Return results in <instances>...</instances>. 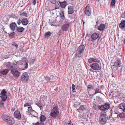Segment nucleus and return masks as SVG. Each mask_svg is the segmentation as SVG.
I'll return each instance as SVG.
<instances>
[{"instance_id":"nucleus-26","label":"nucleus","mask_w":125,"mask_h":125,"mask_svg":"<svg viewBox=\"0 0 125 125\" xmlns=\"http://www.w3.org/2000/svg\"><path fill=\"white\" fill-rule=\"evenodd\" d=\"M46 119L45 116L43 115H41L40 118V121L42 122L44 121Z\"/></svg>"},{"instance_id":"nucleus-56","label":"nucleus","mask_w":125,"mask_h":125,"mask_svg":"<svg viewBox=\"0 0 125 125\" xmlns=\"http://www.w3.org/2000/svg\"><path fill=\"white\" fill-rule=\"evenodd\" d=\"M37 104V105H38V106L39 107H41L42 106H41V104H40V103H38V104Z\"/></svg>"},{"instance_id":"nucleus-38","label":"nucleus","mask_w":125,"mask_h":125,"mask_svg":"<svg viewBox=\"0 0 125 125\" xmlns=\"http://www.w3.org/2000/svg\"><path fill=\"white\" fill-rule=\"evenodd\" d=\"M116 3L115 0H112L111 4L113 6H115Z\"/></svg>"},{"instance_id":"nucleus-55","label":"nucleus","mask_w":125,"mask_h":125,"mask_svg":"<svg viewBox=\"0 0 125 125\" xmlns=\"http://www.w3.org/2000/svg\"><path fill=\"white\" fill-rule=\"evenodd\" d=\"M124 15L123 14L121 15L122 17L124 18H125V12L124 13Z\"/></svg>"},{"instance_id":"nucleus-64","label":"nucleus","mask_w":125,"mask_h":125,"mask_svg":"<svg viewBox=\"0 0 125 125\" xmlns=\"http://www.w3.org/2000/svg\"><path fill=\"white\" fill-rule=\"evenodd\" d=\"M91 98H92V97L91 96Z\"/></svg>"},{"instance_id":"nucleus-33","label":"nucleus","mask_w":125,"mask_h":125,"mask_svg":"<svg viewBox=\"0 0 125 125\" xmlns=\"http://www.w3.org/2000/svg\"><path fill=\"white\" fill-rule=\"evenodd\" d=\"M52 33L50 31L47 32L45 34V37H49L51 35Z\"/></svg>"},{"instance_id":"nucleus-24","label":"nucleus","mask_w":125,"mask_h":125,"mask_svg":"<svg viewBox=\"0 0 125 125\" xmlns=\"http://www.w3.org/2000/svg\"><path fill=\"white\" fill-rule=\"evenodd\" d=\"M105 27V26L104 24H102L98 27V29L100 31H102L103 30Z\"/></svg>"},{"instance_id":"nucleus-19","label":"nucleus","mask_w":125,"mask_h":125,"mask_svg":"<svg viewBox=\"0 0 125 125\" xmlns=\"http://www.w3.org/2000/svg\"><path fill=\"white\" fill-rule=\"evenodd\" d=\"M85 46L83 45H80L77 51L83 52L85 49Z\"/></svg>"},{"instance_id":"nucleus-49","label":"nucleus","mask_w":125,"mask_h":125,"mask_svg":"<svg viewBox=\"0 0 125 125\" xmlns=\"http://www.w3.org/2000/svg\"><path fill=\"white\" fill-rule=\"evenodd\" d=\"M36 2V0H32V3L33 5H35Z\"/></svg>"},{"instance_id":"nucleus-17","label":"nucleus","mask_w":125,"mask_h":125,"mask_svg":"<svg viewBox=\"0 0 125 125\" xmlns=\"http://www.w3.org/2000/svg\"><path fill=\"white\" fill-rule=\"evenodd\" d=\"M21 22L23 25H26L28 24L29 22L28 20L26 18H24L22 20Z\"/></svg>"},{"instance_id":"nucleus-20","label":"nucleus","mask_w":125,"mask_h":125,"mask_svg":"<svg viewBox=\"0 0 125 125\" xmlns=\"http://www.w3.org/2000/svg\"><path fill=\"white\" fill-rule=\"evenodd\" d=\"M118 107L120 109L122 110L123 111L125 112V104L121 103L118 106Z\"/></svg>"},{"instance_id":"nucleus-31","label":"nucleus","mask_w":125,"mask_h":125,"mask_svg":"<svg viewBox=\"0 0 125 125\" xmlns=\"http://www.w3.org/2000/svg\"><path fill=\"white\" fill-rule=\"evenodd\" d=\"M60 15L62 19L65 20V18L64 15V13L63 11H61L60 13Z\"/></svg>"},{"instance_id":"nucleus-4","label":"nucleus","mask_w":125,"mask_h":125,"mask_svg":"<svg viewBox=\"0 0 125 125\" xmlns=\"http://www.w3.org/2000/svg\"><path fill=\"white\" fill-rule=\"evenodd\" d=\"M90 66L95 70H99L101 68V66L97 63H93Z\"/></svg>"},{"instance_id":"nucleus-23","label":"nucleus","mask_w":125,"mask_h":125,"mask_svg":"<svg viewBox=\"0 0 125 125\" xmlns=\"http://www.w3.org/2000/svg\"><path fill=\"white\" fill-rule=\"evenodd\" d=\"M12 64L16 66V67H18L19 65H21V61H19L16 62L15 61H14L13 62Z\"/></svg>"},{"instance_id":"nucleus-22","label":"nucleus","mask_w":125,"mask_h":125,"mask_svg":"<svg viewBox=\"0 0 125 125\" xmlns=\"http://www.w3.org/2000/svg\"><path fill=\"white\" fill-rule=\"evenodd\" d=\"M59 3L61 7L62 8H65L66 6L67 5V2L66 1H64L63 2H59Z\"/></svg>"},{"instance_id":"nucleus-34","label":"nucleus","mask_w":125,"mask_h":125,"mask_svg":"<svg viewBox=\"0 0 125 125\" xmlns=\"http://www.w3.org/2000/svg\"><path fill=\"white\" fill-rule=\"evenodd\" d=\"M20 15H21L25 17H27V14L24 12H21L20 13Z\"/></svg>"},{"instance_id":"nucleus-13","label":"nucleus","mask_w":125,"mask_h":125,"mask_svg":"<svg viewBox=\"0 0 125 125\" xmlns=\"http://www.w3.org/2000/svg\"><path fill=\"white\" fill-rule=\"evenodd\" d=\"M68 9V13L69 14H71L73 13L74 11V7L73 6H69Z\"/></svg>"},{"instance_id":"nucleus-57","label":"nucleus","mask_w":125,"mask_h":125,"mask_svg":"<svg viewBox=\"0 0 125 125\" xmlns=\"http://www.w3.org/2000/svg\"><path fill=\"white\" fill-rule=\"evenodd\" d=\"M79 88H80V86H79L77 85V86L76 87V89H79Z\"/></svg>"},{"instance_id":"nucleus-30","label":"nucleus","mask_w":125,"mask_h":125,"mask_svg":"<svg viewBox=\"0 0 125 125\" xmlns=\"http://www.w3.org/2000/svg\"><path fill=\"white\" fill-rule=\"evenodd\" d=\"M1 96L2 100L5 101L7 99V96L6 94L2 95Z\"/></svg>"},{"instance_id":"nucleus-1","label":"nucleus","mask_w":125,"mask_h":125,"mask_svg":"<svg viewBox=\"0 0 125 125\" xmlns=\"http://www.w3.org/2000/svg\"><path fill=\"white\" fill-rule=\"evenodd\" d=\"M107 119V117L106 115V113H104L102 114L100 117L99 122L100 124L103 125L106 123Z\"/></svg>"},{"instance_id":"nucleus-27","label":"nucleus","mask_w":125,"mask_h":125,"mask_svg":"<svg viewBox=\"0 0 125 125\" xmlns=\"http://www.w3.org/2000/svg\"><path fill=\"white\" fill-rule=\"evenodd\" d=\"M17 31L19 32H21L24 30V28L23 27H17Z\"/></svg>"},{"instance_id":"nucleus-39","label":"nucleus","mask_w":125,"mask_h":125,"mask_svg":"<svg viewBox=\"0 0 125 125\" xmlns=\"http://www.w3.org/2000/svg\"><path fill=\"white\" fill-rule=\"evenodd\" d=\"M55 5V9H58L59 8V5L57 1Z\"/></svg>"},{"instance_id":"nucleus-62","label":"nucleus","mask_w":125,"mask_h":125,"mask_svg":"<svg viewBox=\"0 0 125 125\" xmlns=\"http://www.w3.org/2000/svg\"><path fill=\"white\" fill-rule=\"evenodd\" d=\"M35 124H34V123H33L32 124H33V125H35Z\"/></svg>"},{"instance_id":"nucleus-60","label":"nucleus","mask_w":125,"mask_h":125,"mask_svg":"<svg viewBox=\"0 0 125 125\" xmlns=\"http://www.w3.org/2000/svg\"><path fill=\"white\" fill-rule=\"evenodd\" d=\"M123 42L125 43V39L124 40Z\"/></svg>"},{"instance_id":"nucleus-61","label":"nucleus","mask_w":125,"mask_h":125,"mask_svg":"<svg viewBox=\"0 0 125 125\" xmlns=\"http://www.w3.org/2000/svg\"><path fill=\"white\" fill-rule=\"evenodd\" d=\"M1 94L0 93V97H1Z\"/></svg>"},{"instance_id":"nucleus-41","label":"nucleus","mask_w":125,"mask_h":125,"mask_svg":"<svg viewBox=\"0 0 125 125\" xmlns=\"http://www.w3.org/2000/svg\"><path fill=\"white\" fill-rule=\"evenodd\" d=\"M35 125H44L43 122H41L39 123V122H37L35 123Z\"/></svg>"},{"instance_id":"nucleus-3","label":"nucleus","mask_w":125,"mask_h":125,"mask_svg":"<svg viewBox=\"0 0 125 125\" xmlns=\"http://www.w3.org/2000/svg\"><path fill=\"white\" fill-rule=\"evenodd\" d=\"M59 111L57 107L53 108L50 114V115L53 117L55 118L58 115Z\"/></svg>"},{"instance_id":"nucleus-29","label":"nucleus","mask_w":125,"mask_h":125,"mask_svg":"<svg viewBox=\"0 0 125 125\" xmlns=\"http://www.w3.org/2000/svg\"><path fill=\"white\" fill-rule=\"evenodd\" d=\"M10 63V62H8L6 63V66L9 69L12 68L13 67L11 65Z\"/></svg>"},{"instance_id":"nucleus-46","label":"nucleus","mask_w":125,"mask_h":125,"mask_svg":"<svg viewBox=\"0 0 125 125\" xmlns=\"http://www.w3.org/2000/svg\"><path fill=\"white\" fill-rule=\"evenodd\" d=\"M8 35L9 36H12L14 35L15 34V33L14 32H13L11 33H8Z\"/></svg>"},{"instance_id":"nucleus-50","label":"nucleus","mask_w":125,"mask_h":125,"mask_svg":"<svg viewBox=\"0 0 125 125\" xmlns=\"http://www.w3.org/2000/svg\"><path fill=\"white\" fill-rule=\"evenodd\" d=\"M45 79L47 81H49L50 80V78L48 76H46L45 77Z\"/></svg>"},{"instance_id":"nucleus-21","label":"nucleus","mask_w":125,"mask_h":125,"mask_svg":"<svg viewBox=\"0 0 125 125\" xmlns=\"http://www.w3.org/2000/svg\"><path fill=\"white\" fill-rule=\"evenodd\" d=\"M119 27L122 29L124 28L125 27V20H122L121 22L119 25Z\"/></svg>"},{"instance_id":"nucleus-11","label":"nucleus","mask_w":125,"mask_h":125,"mask_svg":"<svg viewBox=\"0 0 125 125\" xmlns=\"http://www.w3.org/2000/svg\"><path fill=\"white\" fill-rule=\"evenodd\" d=\"M8 119L6 120V122L8 123L10 125H12L14 123L15 121L10 116L8 117Z\"/></svg>"},{"instance_id":"nucleus-12","label":"nucleus","mask_w":125,"mask_h":125,"mask_svg":"<svg viewBox=\"0 0 125 125\" xmlns=\"http://www.w3.org/2000/svg\"><path fill=\"white\" fill-rule=\"evenodd\" d=\"M69 23H67L63 24L62 26L61 29L63 31L66 30L69 27Z\"/></svg>"},{"instance_id":"nucleus-53","label":"nucleus","mask_w":125,"mask_h":125,"mask_svg":"<svg viewBox=\"0 0 125 125\" xmlns=\"http://www.w3.org/2000/svg\"><path fill=\"white\" fill-rule=\"evenodd\" d=\"M25 66V68H27L28 67V63H26V62H25V64H24Z\"/></svg>"},{"instance_id":"nucleus-9","label":"nucleus","mask_w":125,"mask_h":125,"mask_svg":"<svg viewBox=\"0 0 125 125\" xmlns=\"http://www.w3.org/2000/svg\"><path fill=\"white\" fill-rule=\"evenodd\" d=\"M109 105L105 104H104L101 105L99 107V109L101 110L105 111L108 110L109 108Z\"/></svg>"},{"instance_id":"nucleus-15","label":"nucleus","mask_w":125,"mask_h":125,"mask_svg":"<svg viewBox=\"0 0 125 125\" xmlns=\"http://www.w3.org/2000/svg\"><path fill=\"white\" fill-rule=\"evenodd\" d=\"M28 111L29 113L32 115V114L36 113L35 111L33 110L32 108L31 105L29 107H28Z\"/></svg>"},{"instance_id":"nucleus-10","label":"nucleus","mask_w":125,"mask_h":125,"mask_svg":"<svg viewBox=\"0 0 125 125\" xmlns=\"http://www.w3.org/2000/svg\"><path fill=\"white\" fill-rule=\"evenodd\" d=\"M14 115L16 118L18 119H20L21 117L20 112L18 111H16L14 112Z\"/></svg>"},{"instance_id":"nucleus-51","label":"nucleus","mask_w":125,"mask_h":125,"mask_svg":"<svg viewBox=\"0 0 125 125\" xmlns=\"http://www.w3.org/2000/svg\"><path fill=\"white\" fill-rule=\"evenodd\" d=\"M21 21L20 19L18 20L17 21V23L18 25H20L21 24Z\"/></svg>"},{"instance_id":"nucleus-2","label":"nucleus","mask_w":125,"mask_h":125,"mask_svg":"<svg viewBox=\"0 0 125 125\" xmlns=\"http://www.w3.org/2000/svg\"><path fill=\"white\" fill-rule=\"evenodd\" d=\"M120 59H119L117 60L115 62V64L112 66V68L113 71H115L117 70L118 68V66L119 67H121V62L120 61Z\"/></svg>"},{"instance_id":"nucleus-8","label":"nucleus","mask_w":125,"mask_h":125,"mask_svg":"<svg viewBox=\"0 0 125 125\" xmlns=\"http://www.w3.org/2000/svg\"><path fill=\"white\" fill-rule=\"evenodd\" d=\"M84 12L85 14L87 15L88 16L90 15L91 13V11L89 6L87 5L86 7Z\"/></svg>"},{"instance_id":"nucleus-54","label":"nucleus","mask_w":125,"mask_h":125,"mask_svg":"<svg viewBox=\"0 0 125 125\" xmlns=\"http://www.w3.org/2000/svg\"><path fill=\"white\" fill-rule=\"evenodd\" d=\"M3 103H0V107H3Z\"/></svg>"},{"instance_id":"nucleus-42","label":"nucleus","mask_w":125,"mask_h":125,"mask_svg":"<svg viewBox=\"0 0 125 125\" xmlns=\"http://www.w3.org/2000/svg\"><path fill=\"white\" fill-rule=\"evenodd\" d=\"M6 92L5 91V89H3L2 90L1 92V94H2V95L3 94H6Z\"/></svg>"},{"instance_id":"nucleus-14","label":"nucleus","mask_w":125,"mask_h":125,"mask_svg":"<svg viewBox=\"0 0 125 125\" xmlns=\"http://www.w3.org/2000/svg\"><path fill=\"white\" fill-rule=\"evenodd\" d=\"M99 36V34L98 33L95 32L92 35L91 38L94 40H95L98 38Z\"/></svg>"},{"instance_id":"nucleus-37","label":"nucleus","mask_w":125,"mask_h":125,"mask_svg":"<svg viewBox=\"0 0 125 125\" xmlns=\"http://www.w3.org/2000/svg\"><path fill=\"white\" fill-rule=\"evenodd\" d=\"M87 88L88 89H93L94 88L93 85L91 84H89L87 86Z\"/></svg>"},{"instance_id":"nucleus-59","label":"nucleus","mask_w":125,"mask_h":125,"mask_svg":"<svg viewBox=\"0 0 125 125\" xmlns=\"http://www.w3.org/2000/svg\"><path fill=\"white\" fill-rule=\"evenodd\" d=\"M82 21L83 22V25H84V23H85V22L83 20H82Z\"/></svg>"},{"instance_id":"nucleus-47","label":"nucleus","mask_w":125,"mask_h":125,"mask_svg":"<svg viewBox=\"0 0 125 125\" xmlns=\"http://www.w3.org/2000/svg\"><path fill=\"white\" fill-rule=\"evenodd\" d=\"M31 105H30V104L29 103H26L24 104V107H25L26 106H28V107H29Z\"/></svg>"},{"instance_id":"nucleus-58","label":"nucleus","mask_w":125,"mask_h":125,"mask_svg":"<svg viewBox=\"0 0 125 125\" xmlns=\"http://www.w3.org/2000/svg\"><path fill=\"white\" fill-rule=\"evenodd\" d=\"M90 71H93V70L92 69H90Z\"/></svg>"},{"instance_id":"nucleus-45","label":"nucleus","mask_w":125,"mask_h":125,"mask_svg":"<svg viewBox=\"0 0 125 125\" xmlns=\"http://www.w3.org/2000/svg\"><path fill=\"white\" fill-rule=\"evenodd\" d=\"M64 124L65 125H73L72 122L71 121L68 123H65Z\"/></svg>"},{"instance_id":"nucleus-16","label":"nucleus","mask_w":125,"mask_h":125,"mask_svg":"<svg viewBox=\"0 0 125 125\" xmlns=\"http://www.w3.org/2000/svg\"><path fill=\"white\" fill-rule=\"evenodd\" d=\"M10 26L11 29L13 31L15 29V27L16 26V25L15 22H12L10 23Z\"/></svg>"},{"instance_id":"nucleus-63","label":"nucleus","mask_w":125,"mask_h":125,"mask_svg":"<svg viewBox=\"0 0 125 125\" xmlns=\"http://www.w3.org/2000/svg\"><path fill=\"white\" fill-rule=\"evenodd\" d=\"M91 96L92 97V95H90V97H91Z\"/></svg>"},{"instance_id":"nucleus-35","label":"nucleus","mask_w":125,"mask_h":125,"mask_svg":"<svg viewBox=\"0 0 125 125\" xmlns=\"http://www.w3.org/2000/svg\"><path fill=\"white\" fill-rule=\"evenodd\" d=\"M101 93V91L98 88H96L95 89L94 94L98 93Z\"/></svg>"},{"instance_id":"nucleus-28","label":"nucleus","mask_w":125,"mask_h":125,"mask_svg":"<svg viewBox=\"0 0 125 125\" xmlns=\"http://www.w3.org/2000/svg\"><path fill=\"white\" fill-rule=\"evenodd\" d=\"M119 116L121 118H123L125 117V112L122 113L119 115Z\"/></svg>"},{"instance_id":"nucleus-52","label":"nucleus","mask_w":125,"mask_h":125,"mask_svg":"<svg viewBox=\"0 0 125 125\" xmlns=\"http://www.w3.org/2000/svg\"><path fill=\"white\" fill-rule=\"evenodd\" d=\"M12 45L13 46H14L15 47H16V49L17 48L18 46V45H17V44H16L14 43L12 44Z\"/></svg>"},{"instance_id":"nucleus-43","label":"nucleus","mask_w":125,"mask_h":125,"mask_svg":"<svg viewBox=\"0 0 125 125\" xmlns=\"http://www.w3.org/2000/svg\"><path fill=\"white\" fill-rule=\"evenodd\" d=\"M36 60V59H32L31 60H30V62L31 63L33 64L34 63Z\"/></svg>"},{"instance_id":"nucleus-48","label":"nucleus","mask_w":125,"mask_h":125,"mask_svg":"<svg viewBox=\"0 0 125 125\" xmlns=\"http://www.w3.org/2000/svg\"><path fill=\"white\" fill-rule=\"evenodd\" d=\"M118 116H119V115H117V114H115L114 115H113V118H116Z\"/></svg>"},{"instance_id":"nucleus-5","label":"nucleus","mask_w":125,"mask_h":125,"mask_svg":"<svg viewBox=\"0 0 125 125\" xmlns=\"http://www.w3.org/2000/svg\"><path fill=\"white\" fill-rule=\"evenodd\" d=\"M29 79V76L27 73L25 72L21 76V80L23 82L27 81Z\"/></svg>"},{"instance_id":"nucleus-6","label":"nucleus","mask_w":125,"mask_h":125,"mask_svg":"<svg viewBox=\"0 0 125 125\" xmlns=\"http://www.w3.org/2000/svg\"><path fill=\"white\" fill-rule=\"evenodd\" d=\"M88 62L89 63L95 62L99 63L100 64V61L98 60V59L96 57L90 58L88 59Z\"/></svg>"},{"instance_id":"nucleus-32","label":"nucleus","mask_w":125,"mask_h":125,"mask_svg":"<svg viewBox=\"0 0 125 125\" xmlns=\"http://www.w3.org/2000/svg\"><path fill=\"white\" fill-rule=\"evenodd\" d=\"M82 52H80L77 51V52L75 54L78 57H80L81 56V54Z\"/></svg>"},{"instance_id":"nucleus-7","label":"nucleus","mask_w":125,"mask_h":125,"mask_svg":"<svg viewBox=\"0 0 125 125\" xmlns=\"http://www.w3.org/2000/svg\"><path fill=\"white\" fill-rule=\"evenodd\" d=\"M11 72L16 77H18L20 74V73L16 69H12L11 70Z\"/></svg>"},{"instance_id":"nucleus-36","label":"nucleus","mask_w":125,"mask_h":125,"mask_svg":"<svg viewBox=\"0 0 125 125\" xmlns=\"http://www.w3.org/2000/svg\"><path fill=\"white\" fill-rule=\"evenodd\" d=\"M75 85L73 84L72 85V89L73 92H76L75 91Z\"/></svg>"},{"instance_id":"nucleus-44","label":"nucleus","mask_w":125,"mask_h":125,"mask_svg":"<svg viewBox=\"0 0 125 125\" xmlns=\"http://www.w3.org/2000/svg\"><path fill=\"white\" fill-rule=\"evenodd\" d=\"M50 1L52 3L54 4L57 2V1L55 0H50Z\"/></svg>"},{"instance_id":"nucleus-18","label":"nucleus","mask_w":125,"mask_h":125,"mask_svg":"<svg viewBox=\"0 0 125 125\" xmlns=\"http://www.w3.org/2000/svg\"><path fill=\"white\" fill-rule=\"evenodd\" d=\"M9 70L8 69H5L0 71V74L5 75L8 73Z\"/></svg>"},{"instance_id":"nucleus-40","label":"nucleus","mask_w":125,"mask_h":125,"mask_svg":"<svg viewBox=\"0 0 125 125\" xmlns=\"http://www.w3.org/2000/svg\"><path fill=\"white\" fill-rule=\"evenodd\" d=\"M85 107L84 105H82L78 109V110H83L85 109Z\"/></svg>"},{"instance_id":"nucleus-25","label":"nucleus","mask_w":125,"mask_h":125,"mask_svg":"<svg viewBox=\"0 0 125 125\" xmlns=\"http://www.w3.org/2000/svg\"><path fill=\"white\" fill-rule=\"evenodd\" d=\"M10 116L8 115L4 114L3 115L2 119L6 122V120L8 119V118L9 117H9Z\"/></svg>"}]
</instances>
